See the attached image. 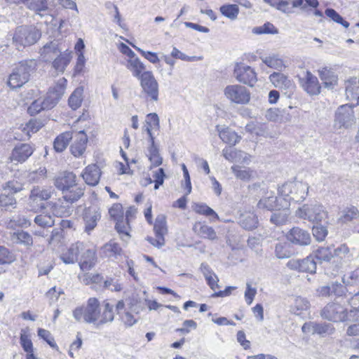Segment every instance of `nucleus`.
Segmentation results:
<instances>
[{
    "label": "nucleus",
    "instance_id": "f257e3e1",
    "mask_svg": "<svg viewBox=\"0 0 359 359\" xmlns=\"http://www.w3.org/2000/svg\"><path fill=\"white\" fill-rule=\"evenodd\" d=\"M35 60H27L19 62L8 76L7 85L11 89L21 88L29 80L30 76L36 69Z\"/></svg>",
    "mask_w": 359,
    "mask_h": 359
},
{
    "label": "nucleus",
    "instance_id": "f03ea898",
    "mask_svg": "<svg viewBox=\"0 0 359 359\" xmlns=\"http://www.w3.org/2000/svg\"><path fill=\"white\" fill-rule=\"evenodd\" d=\"M100 313V302L95 297H90L86 306L76 307L72 311V315L76 322L97 325Z\"/></svg>",
    "mask_w": 359,
    "mask_h": 359
},
{
    "label": "nucleus",
    "instance_id": "7ed1b4c3",
    "mask_svg": "<svg viewBox=\"0 0 359 359\" xmlns=\"http://www.w3.org/2000/svg\"><path fill=\"white\" fill-rule=\"evenodd\" d=\"M41 37V31L33 25H21L15 28L13 43L18 49L35 44Z\"/></svg>",
    "mask_w": 359,
    "mask_h": 359
},
{
    "label": "nucleus",
    "instance_id": "20e7f679",
    "mask_svg": "<svg viewBox=\"0 0 359 359\" xmlns=\"http://www.w3.org/2000/svg\"><path fill=\"white\" fill-rule=\"evenodd\" d=\"M309 189V186L306 182H289L279 188V194L283 197V201H286L289 206L290 201L296 203L303 201L308 195Z\"/></svg>",
    "mask_w": 359,
    "mask_h": 359
},
{
    "label": "nucleus",
    "instance_id": "39448f33",
    "mask_svg": "<svg viewBox=\"0 0 359 359\" xmlns=\"http://www.w3.org/2000/svg\"><path fill=\"white\" fill-rule=\"evenodd\" d=\"M355 104H346L337 108L334 114V127L337 129L349 128L355 125L356 118L353 111Z\"/></svg>",
    "mask_w": 359,
    "mask_h": 359
},
{
    "label": "nucleus",
    "instance_id": "423d86ee",
    "mask_svg": "<svg viewBox=\"0 0 359 359\" xmlns=\"http://www.w3.org/2000/svg\"><path fill=\"white\" fill-rule=\"evenodd\" d=\"M224 97L232 104L244 105L250 102V90L240 84L226 86L224 89Z\"/></svg>",
    "mask_w": 359,
    "mask_h": 359
},
{
    "label": "nucleus",
    "instance_id": "0eeeda50",
    "mask_svg": "<svg viewBox=\"0 0 359 359\" xmlns=\"http://www.w3.org/2000/svg\"><path fill=\"white\" fill-rule=\"evenodd\" d=\"M296 214L300 218L316 223L325 219L327 216L324 207L319 203L305 204L297 210Z\"/></svg>",
    "mask_w": 359,
    "mask_h": 359
},
{
    "label": "nucleus",
    "instance_id": "6e6552de",
    "mask_svg": "<svg viewBox=\"0 0 359 359\" xmlns=\"http://www.w3.org/2000/svg\"><path fill=\"white\" fill-rule=\"evenodd\" d=\"M139 81L143 97L147 100L157 102L159 99V85L153 72L145 74Z\"/></svg>",
    "mask_w": 359,
    "mask_h": 359
},
{
    "label": "nucleus",
    "instance_id": "1a4fd4ad",
    "mask_svg": "<svg viewBox=\"0 0 359 359\" xmlns=\"http://www.w3.org/2000/svg\"><path fill=\"white\" fill-rule=\"evenodd\" d=\"M233 76L238 82L250 87L254 86L257 81V74L254 69L243 63H237L235 65Z\"/></svg>",
    "mask_w": 359,
    "mask_h": 359
},
{
    "label": "nucleus",
    "instance_id": "9d476101",
    "mask_svg": "<svg viewBox=\"0 0 359 359\" xmlns=\"http://www.w3.org/2000/svg\"><path fill=\"white\" fill-rule=\"evenodd\" d=\"M321 316L334 322L344 321L349 319L346 309L341 304L336 303L327 304L321 311Z\"/></svg>",
    "mask_w": 359,
    "mask_h": 359
},
{
    "label": "nucleus",
    "instance_id": "9b49d317",
    "mask_svg": "<svg viewBox=\"0 0 359 359\" xmlns=\"http://www.w3.org/2000/svg\"><path fill=\"white\" fill-rule=\"evenodd\" d=\"M288 207V203L283 201V198H278L272 191L267 190L264 196L257 203V208L262 210L273 211L280 210L281 208Z\"/></svg>",
    "mask_w": 359,
    "mask_h": 359
},
{
    "label": "nucleus",
    "instance_id": "f8f14e48",
    "mask_svg": "<svg viewBox=\"0 0 359 359\" xmlns=\"http://www.w3.org/2000/svg\"><path fill=\"white\" fill-rule=\"evenodd\" d=\"M44 123L41 119L32 118L25 125H22L14 134V138L20 141H25L29 140L32 134L38 132L43 126Z\"/></svg>",
    "mask_w": 359,
    "mask_h": 359
},
{
    "label": "nucleus",
    "instance_id": "ddd939ff",
    "mask_svg": "<svg viewBox=\"0 0 359 359\" xmlns=\"http://www.w3.org/2000/svg\"><path fill=\"white\" fill-rule=\"evenodd\" d=\"M34 151V148L29 144H17L13 149L8 160L11 162L24 163L32 156Z\"/></svg>",
    "mask_w": 359,
    "mask_h": 359
},
{
    "label": "nucleus",
    "instance_id": "4468645a",
    "mask_svg": "<svg viewBox=\"0 0 359 359\" xmlns=\"http://www.w3.org/2000/svg\"><path fill=\"white\" fill-rule=\"evenodd\" d=\"M299 83L303 89L310 95H317L320 93V86L318 78L309 71H306L304 76L299 77Z\"/></svg>",
    "mask_w": 359,
    "mask_h": 359
},
{
    "label": "nucleus",
    "instance_id": "2eb2a0df",
    "mask_svg": "<svg viewBox=\"0 0 359 359\" xmlns=\"http://www.w3.org/2000/svg\"><path fill=\"white\" fill-rule=\"evenodd\" d=\"M286 237L290 243L301 246L309 245L311 241L310 233L299 227L291 229L287 232Z\"/></svg>",
    "mask_w": 359,
    "mask_h": 359
},
{
    "label": "nucleus",
    "instance_id": "dca6fc26",
    "mask_svg": "<svg viewBox=\"0 0 359 359\" xmlns=\"http://www.w3.org/2000/svg\"><path fill=\"white\" fill-rule=\"evenodd\" d=\"M223 156L230 162L248 165L251 161V156L245 151L226 147L222 150Z\"/></svg>",
    "mask_w": 359,
    "mask_h": 359
},
{
    "label": "nucleus",
    "instance_id": "f3484780",
    "mask_svg": "<svg viewBox=\"0 0 359 359\" xmlns=\"http://www.w3.org/2000/svg\"><path fill=\"white\" fill-rule=\"evenodd\" d=\"M61 52L57 41L46 43L40 49L41 60L45 62H51Z\"/></svg>",
    "mask_w": 359,
    "mask_h": 359
},
{
    "label": "nucleus",
    "instance_id": "a211bd4d",
    "mask_svg": "<svg viewBox=\"0 0 359 359\" xmlns=\"http://www.w3.org/2000/svg\"><path fill=\"white\" fill-rule=\"evenodd\" d=\"M88 142L87 135L83 131H79L74 136V141L70 147L71 153L75 157H79L83 154Z\"/></svg>",
    "mask_w": 359,
    "mask_h": 359
},
{
    "label": "nucleus",
    "instance_id": "6ab92c4d",
    "mask_svg": "<svg viewBox=\"0 0 359 359\" xmlns=\"http://www.w3.org/2000/svg\"><path fill=\"white\" fill-rule=\"evenodd\" d=\"M76 176L72 172H65L55 180V186L62 191V194L66 190H69L76 184Z\"/></svg>",
    "mask_w": 359,
    "mask_h": 359
},
{
    "label": "nucleus",
    "instance_id": "aec40b11",
    "mask_svg": "<svg viewBox=\"0 0 359 359\" xmlns=\"http://www.w3.org/2000/svg\"><path fill=\"white\" fill-rule=\"evenodd\" d=\"M346 97L349 101H355V105L359 104V79L351 78L345 82Z\"/></svg>",
    "mask_w": 359,
    "mask_h": 359
},
{
    "label": "nucleus",
    "instance_id": "412c9836",
    "mask_svg": "<svg viewBox=\"0 0 359 359\" xmlns=\"http://www.w3.org/2000/svg\"><path fill=\"white\" fill-rule=\"evenodd\" d=\"M126 66L132 75L138 80H140L145 74L151 72V71L146 70V66L138 57L128 59Z\"/></svg>",
    "mask_w": 359,
    "mask_h": 359
},
{
    "label": "nucleus",
    "instance_id": "4be33fe9",
    "mask_svg": "<svg viewBox=\"0 0 359 359\" xmlns=\"http://www.w3.org/2000/svg\"><path fill=\"white\" fill-rule=\"evenodd\" d=\"M100 175V169L95 164L88 165L81 174L85 182L90 186L97 185L99 182Z\"/></svg>",
    "mask_w": 359,
    "mask_h": 359
},
{
    "label": "nucleus",
    "instance_id": "5701e85b",
    "mask_svg": "<svg viewBox=\"0 0 359 359\" xmlns=\"http://www.w3.org/2000/svg\"><path fill=\"white\" fill-rule=\"evenodd\" d=\"M55 106L54 102L47 95L45 98L34 100L28 107V112L31 116H34L43 110L52 109Z\"/></svg>",
    "mask_w": 359,
    "mask_h": 359
},
{
    "label": "nucleus",
    "instance_id": "b1692460",
    "mask_svg": "<svg viewBox=\"0 0 359 359\" xmlns=\"http://www.w3.org/2000/svg\"><path fill=\"white\" fill-rule=\"evenodd\" d=\"M84 250L83 243H76L72 245L66 252L60 255V259L66 264H74L77 261L78 255Z\"/></svg>",
    "mask_w": 359,
    "mask_h": 359
},
{
    "label": "nucleus",
    "instance_id": "393cba45",
    "mask_svg": "<svg viewBox=\"0 0 359 359\" xmlns=\"http://www.w3.org/2000/svg\"><path fill=\"white\" fill-rule=\"evenodd\" d=\"M72 51L67 50L60 53L51 62L52 67L58 73H63L72 60Z\"/></svg>",
    "mask_w": 359,
    "mask_h": 359
},
{
    "label": "nucleus",
    "instance_id": "a878e982",
    "mask_svg": "<svg viewBox=\"0 0 359 359\" xmlns=\"http://www.w3.org/2000/svg\"><path fill=\"white\" fill-rule=\"evenodd\" d=\"M217 130L219 133L220 139L226 144L234 146L241 140V136L238 135L235 131L228 127L217 126Z\"/></svg>",
    "mask_w": 359,
    "mask_h": 359
},
{
    "label": "nucleus",
    "instance_id": "bb28decb",
    "mask_svg": "<svg viewBox=\"0 0 359 359\" xmlns=\"http://www.w3.org/2000/svg\"><path fill=\"white\" fill-rule=\"evenodd\" d=\"M25 7L40 17H43L49 12L48 0H27Z\"/></svg>",
    "mask_w": 359,
    "mask_h": 359
},
{
    "label": "nucleus",
    "instance_id": "cd10ccee",
    "mask_svg": "<svg viewBox=\"0 0 359 359\" xmlns=\"http://www.w3.org/2000/svg\"><path fill=\"white\" fill-rule=\"evenodd\" d=\"M82 255L79 262V266L82 271H89L95 264L97 258L94 249H85L81 251Z\"/></svg>",
    "mask_w": 359,
    "mask_h": 359
},
{
    "label": "nucleus",
    "instance_id": "c85d7f7f",
    "mask_svg": "<svg viewBox=\"0 0 359 359\" xmlns=\"http://www.w3.org/2000/svg\"><path fill=\"white\" fill-rule=\"evenodd\" d=\"M100 219V213L95 208H88L85 210L83 219L85 222V231L90 233L97 225Z\"/></svg>",
    "mask_w": 359,
    "mask_h": 359
},
{
    "label": "nucleus",
    "instance_id": "c756f323",
    "mask_svg": "<svg viewBox=\"0 0 359 359\" xmlns=\"http://www.w3.org/2000/svg\"><path fill=\"white\" fill-rule=\"evenodd\" d=\"M351 259L352 255L346 245H341L337 248L333 247V263L341 266L343 263L350 262Z\"/></svg>",
    "mask_w": 359,
    "mask_h": 359
},
{
    "label": "nucleus",
    "instance_id": "7c9ffc66",
    "mask_svg": "<svg viewBox=\"0 0 359 359\" xmlns=\"http://www.w3.org/2000/svg\"><path fill=\"white\" fill-rule=\"evenodd\" d=\"M67 81L65 78L62 77L59 79L55 86L48 93V96L51 99L53 102H54L55 105L61 97L64 95L67 86Z\"/></svg>",
    "mask_w": 359,
    "mask_h": 359
},
{
    "label": "nucleus",
    "instance_id": "2f4dec72",
    "mask_svg": "<svg viewBox=\"0 0 359 359\" xmlns=\"http://www.w3.org/2000/svg\"><path fill=\"white\" fill-rule=\"evenodd\" d=\"M270 81L276 88L289 89L292 87V82L285 74L280 72H273L269 76Z\"/></svg>",
    "mask_w": 359,
    "mask_h": 359
},
{
    "label": "nucleus",
    "instance_id": "473e14b6",
    "mask_svg": "<svg viewBox=\"0 0 359 359\" xmlns=\"http://www.w3.org/2000/svg\"><path fill=\"white\" fill-rule=\"evenodd\" d=\"M194 231L199 236L208 238L210 240H215L217 238V234L212 227L209 226L201 222H196L193 226Z\"/></svg>",
    "mask_w": 359,
    "mask_h": 359
},
{
    "label": "nucleus",
    "instance_id": "72a5a7b5",
    "mask_svg": "<svg viewBox=\"0 0 359 359\" xmlns=\"http://www.w3.org/2000/svg\"><path fill=\"white\" fill-rule=\"evenodd\" d=\"M72 138L73 135L72 132H65L59 135L53 142L55 151L58 153L65 151Z\"/></svg>",
    "mask_w": 359,
    "mask_h": 359
},
{
    "label": "nucleus",
    "instance_id": "f704fd0d",
    "mask_svg": "<svg viewBox=\"0 0 359 359\" xmlns=\"http://www.w3.org/2000/svg\"><path fill=\"white\" fill-rule=\"evenodd\" d=\"M102 253L104 257L117 259L122 255L123 250L118 243L111 241L102 248Z\"/></svg>",
    "mask_w": 359,
    "mask_h": 359
},
{
    "label": "nucleus",
    "instance_id": "c9c22d12",
    "mask_svg": "<svg viewBox=\"0 0 359 359\" xmlns=\"http://www.w3.org/2000/svg\"><path fill=\"white\" fill-rule=\"evenodd\" d=\"M319 75L325 88L332 89L337 84V76L332 71L323 68L319 71Z\"/></svg>",
    "mask_w": 359,
    "mask_h": 359
},
{
    "label": "nucleus",
    "instance_id": "e433bc0d",
    "mask_svg": "<svg viewBox=\"0 0 359 359\" xmlns=\"http://www.w3.org/2000/svg\"><path fill=\"white\" fill-rule=\"evenodd\" d=\"M359 217V210L355 206H349L345 208L339 213L338 222L342 224L351 222L353 219H357Z\"/></svg>",
    "mask_w": 359,
    "mask_h": 359
},
{
    "label": "nucleus",
    "instance_id": "4c0bfd02",
    "mask_svg": "<svg viewBox=\"0 0 359 359\" xmlns=\"http://www.w3.org/2000/svg\"><path fill=\"white\" fill-rule=\"evenodd\" d=\"M315 258L320 263L333 262V246L321 247L313 252Z\"/></svg>",
    "mask_w": 359,
    "mask_h": 359
},
{
    "label": "nucleus",
    "instance_id": "58836bf2",
    "mask_svg": "<svg viewBox=\"0 0 359 359\" xmlns=\"http://www.w3.org/2000/svg\"><path fill=\"white\" fill-rule=\"evenodd\" d=\"M103 307L102 313V314L101 313H100V318L97 323V327L107 323H111L114 318L113 306L109 302H104L103 303Z\"/></svg>",
    "mask_w": 359,
    "mask_h": 359
},
{
    "label": "nucleus",
    "instance_id": "ea45409f",
    "mask_svg": "<svg viewBox=\"0 0 359 359\" xmlns=\"http://www.w3.org/2000/svg\"><path fill=\"white\" fill-rule=\"evenodd\" d=\"M231 170L237 179L248 181L254 178L256 172L249 168H242L239 165H233L231 167Z\"/></svg>",
    "mask_w": 359,
    "mask_h": 359
},
{
    "label": "nucleus",
    "instance_id": "a19ab883",
    "mask_svg": "<svg viewBox=\"0 0 359 359\" xmlns=\"http://www.w3.org/2000/svg\"><path fill=\"white\" fill-rule=\"evenodd\" d=\"M83 189L78 185L73 186L69 190H66L62 194L65 201L70 204L77 201L83 195Z\"/></svg>",
    "mask_w": 359,
    "mask_h": 359
},
{
    "label": "nucleus",
    "instance_id": "79ce46f5",
    "mask_svg": "<svg viewBox=\"0 0 359 359\" xmlns=\"http://www.w3.org/2000/svg\"><path fill=\"white\" fill-rule=\"evenodd\" d=\"M239 224L245 229L252 230L257 226L258 219L254 213H248L241 216Z\"/></svg>",
    "mask_w": 359,
    "mask_h": 359
},
{
    "label": "nucleus",
    "instance_id": "37998d69",
    "mask_svg": "<svg viewBox=\"0 0 359 359\" xmlns=\"http://www.w3.org/2000/svg\"><path fill=\"white\" fill-rule=\"evenodd\" d=\"M219 11L222 15L233 21L238 18L239 8L236 4H226L220 6Z\"/></svg>",
    "mask_w": 359,
    "mask_h": 359
},
{
    "label": "nucleus",
    "instance_id": "c03bdc74",
    "mask_svg": "<svg viewBox=\"0 0 359 359\" xmlns=\"http://www.w3.org/2000/svg\"><path fill=\"white\" fill-rule=\"evenodd\" d=\"M51 197V191L48 189H41L39 187H34L31 191L29 199L33 203H38L49 199Z\"/></svg>",
    "mask_w": 359,
    "mask_h": 359
},
{
    "label": "nucleus",
    "instance_id": "a18cd8bd",
    "mask_svg": "<svg viewBox=\"0 0 359 359\" xmlns=\"http://www.w3.org/2000/svg\"><path fill=\"white\" fill-rule=\"evenodd\" d=\"M154 230L156 236H160V241H158V243L160 245L162 244L163 238H164V236L167 233L166 220L163 215H159L156 217L154 225Z\"/></svg>",
    "mask_w": 359,
    "mask_h": 359
},
{
    "label": "nucleus",
    "instance_id": "49530a36",
    "mask_svg": "<svg viewBox=\"0 0 359 359\" xmlns=\"http://www.w3.org/2000/svg\"><path fill=\"white\" fill-rule=\"evenodd\" d=\"M330 286H331L332 294H334L337 297H341L343 295H345L346 292H348L350 294L355 293V297H353L352 299H353L356 297L355 294L358 291V290L356 291L355 290H351L348 286H346L344 283L341 284L338 282L332 283L330 285ZM355 300L356 299H355L354 301L352 300L354 304H355Z\"/></svg>",
    "mask_w": 359,
    "mask_h": 359
},
{
    "label": "nucleus",
    "instance_id": "de8ad7c7",
    "mask_svg": "<svg viewBox=\"0 0 359 359\" xmlns=\"http://www.w3.org/2000/svg\"><path fill=\"white\" fill-rule=\"evenodd\" d=\"M83 88L82 87H79L76 88L70 95L68 101L69 105L72 109L76 110L80 107L83 101Z\"/></svg>",
    "mask_w": 359,
    "mask_h": 359
},
{
    "label": "nucleus",
    "instance_id": "09e8293b",
    "mask_svg": "<svg viewBox=\"0 0 359 359\" xmlns=\"http://www.w3.org/2000/svg\"><path fill=\"white\" fill-rule=\"evenodd\" d=\"M344 285L348 286L351 290V287L359 285V267L346 274L342 278Z\"/></svg>",
    "mask_w": 359,
    "mask_h": 359
},
{
    "label": "nucleus",
    "instance_id": "8fccbe9b",
    "mask_svg": "<svg viewBox=\"0 0 359 359\" xmlns=\"http://www.w3.org/2000/svg\"><path fill=\"white\" fill-rule=\"evenodd\" d=\"M277 210L278 212L272 214L270 220L276 225H282L287 220L289 215L288 207L281 208L280 210Z\"/></svg>",
    "mask_w": 359,
    "mask_h": 359
},
{
    "label": "nucleus",
    "instance_id": "3c124183",
    "mask_svg": "<svg viewBox=\"0 0 359 359\" xmlns=\"http://www.w3.org/2000/svg\"><path fill=\"white\" fill-rule=\"evenodd\" d=\"M263 63L269 67L281 70L284 67L283 61L276 55L260 57Z\"/></svg>",
    "mask_w": 359,
    "mask_h": 359
},
{
    "label": "nucleus",
    "instance_id": "603ef678",
    "mask_svg": "<svg viewBox=\"0 0 359 359\" xmlns=\"http://www.w3.org/2000/svg\"><path fill=\"white\" fill-rule=\"evenodd\" d=\"M12 237L17 243L23 244L27 246H31L33 244L32 236L26 231H20L15 232Z\"/></svg>",
    "mask_w": 359,
    "mask_h": 359
},
{
    "label": "nucleus",
    "instance_id": "864d4df0",
    "mask_svg": "<svg viewBox=\"0 0 359 359\" xmlns=\"http://www.w3.org/2000/svg\"><path fill=\"white\" fill-rule=\"evenodd\" d=\"M334 332L333 325L330 323H316L314 325V334H317L320 336L330 335Z\"/></svg>",
    "mask_w": 359,
    "mask_h": 359
},
{
    "label": "nucleus",
    "instance_id": "5fc2aeb1",
    "mask_svg": "<svg viewBox=\"0 0 359 359\" xmlns=\"http://www.w3.org/2000/svg\"><path fill=\"white\" fill-rule=\"evenodd\" d=\"M72 212V207L69 205H63L58 203L53 207V214L59 217L69 216Z\"/></svg>",
    "mask_w": 359,
    "mask_h": 359
},
{
    "label": "nucleus",
    "instance_id": "6e6d98bb",
    "mask_svg": "<svg viewBox=\"0 0 359 359\" xmlns=\"http://www.w3.org/2000/svg\"><path fill=\"white\" fill-rule=\"evenodd\" d=\"M325 14L327 18L338 24L341 25L345 28H348L349 27V22L344 20V18L334 9L327 8L325 11Z\"/></svg>",
    "mask_w": 359,
    "mask_h": 359
},
{
    "label": "nucleus",
    "instance_id": "4d7b16f0",
    "mask_svg": "<svg viewBox=\"0 0 359 359\" xmlns=\"http://www.w3.org/2000/svg\"><path fill=\"white\" fill-rule=\"evenodd\" d=\"M316 270V262L313 257L309 256L305 259H301V271L308 273H315Z\"/></svg>",
    "mask_w": 359,
    "mask_h": 359
},
{
    "label": "nucleus",
    "instance_id": "13d9d810",
    "mask_svg": "<svg viewBox=\"0 0 359 359\" xmlns=\"http://www.w3.org/2000/svg\"><path fill=\"white\" fill-rule=\"evenodd\" d=\"M115 229L121 235V238L124 241H128L130 238V234L128 233V222H125L123 220L120 221L118 219L116 223Z\"/></svg>",
    "mask_w": 359,
    "mask_h": 359
},
{
    "label": "nucleus",
    "instance_id": "bf43d9fd",
    "mask_svg": "<svg viewBox=\"0 0 359 359\" xmlns=\"http://www.w3.org/2000/svg\"><path fill=\"white\" fill-rule=\"evenodd\" d=\"M310 306L309 301L302 297H297L294 299L293 309L297 315H299L302 311L307 310Z\"/></svg>",
    "mask_w": 359,
    "mask_h": 359
},
{
    "label": "nucleus",
    "instance_id": "052dcab7",
    "mask_svg": "<svg viewBox=\"0 0 359 359\" xmlns=\"http://www.w3.org/2000/svg\"><path fill=\"white\" fill-rule=\"evenodd\" d=\"M34 222L41 227H50L54 225L55 220L50 215H39L34 218Z\"/></svg>",
    "mask_w": 359,
    "mask_h": 359
},
{
    "label": "nucleus",
    "instance_id": "680f3d73",
    "mask_svg": "<svg viewBox=\"0 0 359 359\" xmlns=\"http://www.w3.org/2000/svg\"><path fill=\"white\" fill-rule=\"evenodd\" d=\"M275 254L278 259H286L290 257L288 245L285 243H278L275 246Z\"/></svg>",
    "mask_w": 359,
    "mask_h": 359
},
{
    "label": "nucleus",
    "instance_id": "e2e57ef3",
    "mask_svg": "<svg viewBox=\"0 0 359 359\" xmlns=\"http://www.w3.org/2000/svg\"><path fill=\"white\" fill-rule=\"evenodd\" d=\"M20 344L25 352H33L32 342L25 330H22L20 332Z\"/></svg>",
    "mask_w": 359,
    "mask_h": 359
},
{
    "label": "nucleus",
    "instance_id": "0e129e2a",
    "mask_svg": "<svg viewBox=\"0 0 359 359\" xmlns=\"http://www.w3.org/2000/svg\"><path fill=\"white\" fill-rule=\"evenodd\" d=\"M38 335L39 337L42 338L43 340H45L47 344L52 348L58 349V346L56 344L55 339L52 336L51 333L45 329L39 328L38 330Z\"/></svg>",
    "mask_w": 359,
    "mask_h": 359
},
{
    "label": "nucleus",
    "instance_id": "69168bd1",
    "mask_svg": "<svg viewBox=\"0 0 359 359\" xmlns=\"http://www.w3.org/2000/svg\"><path fill=\"white\" fill-rule=\"evenodd\" d=\"M281 111L278 108H270L265 112V118L267 121L277 122L281 120Z\"/></svg>",
    "mask_w": 359,
    "mask_h": 359
},
{
    "label": "nucleus",
    "instance_id": "338daca9",
    "mask_svg": "<svg viewBox=\"0 0 359 359\" xmlns=\"http://www.w3.org/2000/svg\"><path fill=\"white\" fill-rule=\"evenodd\" d=\"M195 211L201 215L213 216L217 219L219 218L217 214L205 204H196L195 206Z\"/></svg>",
    "mask_w": 359,
    "mask_h": 359
},
{
    "label": "nucleus",
    "instance_id": "774afa93",
    "mask_svg": "<svg viewBox=\"0 0 359 359\" xmlns=\"http://www.w3.org/2000/svg\"><path fill=\"white\" fill-rule=\"evenodd\" d=\"M16 203L15 198L12 196L8 194H2L0 195V205L6 209L14 205Z\"/></svg>",
    "mask_w": 359,
    "mask_h": 359
}]
</instances>
